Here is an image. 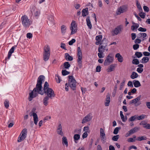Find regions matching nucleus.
Returning <instances> with one entry per match:
<instances>
[{"mask_svg":"<svg viewBox=\"0 0 150 150\" xmlns=\"http://www.w3.org/2000/svg\"><path fill=\"white\" fill-rule=\"evenodd\" d=\"M45 78L43 75H40L38 78L36 87L29 93L28 100L29 101H31L33 98L37 96L38 93L41 95L43 94L42 84L44 81Z\"/></svg>","mask_w":150,"mask_h":150,"instance_id":"obj_1","label":"nucleus"},{"mask_svg":"<svg viewBox=\"0 0 150 150\" xmlns=\"http://www.w3.org/2000/svg\"><path fill=\"white\" fill-rule=\"evenodd\" d=\"M107 42L106 39H104L101 41L99 47L98 48V57L99 58H102L104 57L103 55V52L105 50L108 51V48L107 47Z\"/></svg>","mask_w":150,"mask_h":150,"instance_id":"obj_2","label":"nucleus"},{"mask_svg":"<svg viewBox=\"0 0 150 150\" xmlns=\"http://www.w3.org/2000/svg\"><path fill=\"white\" fill-rule=\"evenodd\" d=\"M43 93H45L47 96H46L50 98V99H52L54 97L55 94L53 90L49 88V84L47 82H45L44 86Z\"/></svg>","mask_w":150,"mask_h":150,"instance_id":"obj_3","label":"nucleus"},{"mask_svg":"<svg viewBox=\"0 0 150 150\" xmlns=\"http://www.w3.org/2000/svg\"><path fill=\"white\" fill-rule=\"evenodd\" d=\"M50 55V49L49 46L46 45L44 48L43 54V59L45 61H47Z\"/></svg>","mask_w":150,"mask_h":150,"instance_id":"obj_4","label":"nucleus"},{"mask_svg":"<svg viewBox=\"0 0 150 150\" xmlns=\"http://www.w3.org/2000/svg\"><path fill=\"white\" fill-rule=\"evenodd\" d=\"M69 85L73 90L76 89V81L74 77L72 76H69Z\"/></svg>","mask_w":150,"mask_h":150,"instance_id":"obj_5","label":"nucleus"},{"mask_svg":"<svg viewBox=\"0 0 150 150\" xmlns=\"http://www.w3.org/2000/svg\"><path fill=\"white\" fill-rule=\"evenodd\" d=\"M21 20L23 25L25 28L29 27L32 23L31 21L28 18V17L26 16H22Z\"/></svg>","mask_w":150,"mask_h":150,"instance_id":"obj_6","label":"nucleus"},{"mask_svg":"<svg viewBox=\"0 0 150 150\" xmlns=\"http://www.w3.org/2000/svg\"><path fill=\"white\" fill-rule=\"evenodd\" d=\"M123 28V27L122 25L117 26L112 30L111 33L113 36L117 35L122 31Z\"/></svg>","mask_w":150,"mask_h":150,"instance_id":"obj_7","label":"nucleus"},{"mask_svg":"<svg viewBox=\"0 0 150 150\" xmlns=\"http://www.w3.org/2000/svg\"><path fill=\"white\" fill-rule=\"evenodd\" d=\"M77 25L76 22L74 21H72L70 24V29L71 31V35H74L76 33L77 31Z\"/></svg>","mask_w":150,"mask_h":150,"instance_id":"obj_8","label":"nucleus"},{"mask_svg":"<svg viewBox=\"0 0 150 150\" xmlns=\"http://www.w3.org/2000/svg\"><path fill=\"white\" fill-rule=\"evenodd\" d=\"M77 62L79 66L81 68V67L82 61V55L81 50L79 47L77 48Z\"/></svg>","mask_w":150,"mask_h":150,"instance_id":"obj_9","label":"nucleus"},{"mask_svg":"<svg viewBox=\"0 0 150 150\" xmlns=\"http://www.w3.org/2000/svg\"><path fill=\"white\" fill-rule=\"evenodd\" d=\"M27 133V130L26 129H23L21 131L18 139V142H20L23 141L26 137Z\"/></svg>","mask_w":150,"mask_h":150,"instance_id":"obj_10","label":"nucleus"},{"mask_svg":"<svg viewBox=\"0 0 150 150\" xmlns=\"http://www.w3.org/2000/svg\"><path fill=\"white\" fill-rule=\"evenodd\" d=\"M113 57L112 56L111 54H109L105 58L104 62V65L105 66L109 65L113 62Z\"/></svg>","mask_w":150,"mask_h":150,"instance_id":"obj_11","label":"nucleus"},{"mask_svg":"<svg viewBox=\"0 0 150 150\" xmlns=\"http://www.w3.org/2000/svg\"><path fill=\"white\" fill-rule=\"evenodd\" d=\"M127 10V7L125 6H120L117 9L116 13L117 15H120L125 12Z\"/></svg>","mask_w":150,"mask_h":150,"instance_id":"obj_12","label":"nucleus"},{"mask_svg":"<svg viewBox=\"0 0 150 150\" xmlns=\"http://www.w3.org/2000/svg\"><path fill=\"white\" fill-rule=\"evenodd\" d=\"M30 115L33 116L34 122L35 125H37L38 121V118L37 114L34 112L33 110L30 113Z\"/></svg>","mask_w":150,"mask_h":150,"instance_id":"obj_13","label":"nucleus"},{"mask_svg":"<svg viewBox=\"0 0 150 150\" xmlns=\"http://www.w3.org/2000/svg\"><path fill=\"white\" fill-rule=\"evenodd\" d=\"M92 117L91 114H89L85 116L82 120V123L84 124L90 121L92 119Z\"/></svg>","mask_w":150,"mask_h":150,"instance_id":"obj_14","label":"nucleus"},{"mask_svg":"<svg viewBox=\"0 0 150 150\" xmlns=\"http://www.w3.org/2000/svg\"><path fill=\"white\" fill-rule=\"evenodd\" d=\"M100 137L102 142H105L106 139L104 129L102 128H101L100 130Z\"/></svg>","mask_w":150,"mask_h":150,"instance_id":"obj_15","label":"nucleus"},{"mask_svg":"<svg viewBox=\"0 0 150 150\" xmlns=\"http://www.w3.org/2000/svg\"><path fill=\"white\" fill-rule=\"evenodd\" d=\"M141 97V96L140 95L136 98L133 100L131 102V103L135 104L136 106L139 105L140 104V103L138 102L140 100Z\"/></svg>","mask_w":150,"mask_h":150,"instance_id":"obj_16","label":"nucleus"},{"mask_svg":"<svg viewBox=\"0 0 150 150\" xmlns=\"http://www.w3.org/2000/svg\"><path fill=\"white\" fill-rule=\"evenodd\" d=\"M110 102V95L108 93L106 96L105 100V106H109Z\"/></svg>","mask_w":150,"mask_h":150,"instance_id":"obj_17","label":"nucleus"},{"mask_svg":"<svg viewBox=\"0 0 150 150\" xmlns=\"http://www.w3.org/2000/svg\"><path fill=\"white\" fill-rule=\"evenodd\" d=\"M47 23L48 25H52L54 24V20L53 16L52 15H50L49 16L47 21Z\"/></svg>","mask_w":150,"mask_h":150,"instance_id":"obj_18","label":"nucleus"},{"mask_svg":"<svg viewBox=\"0 0 150 150\" xmlns=\"http://www.w3.org/2000/svg\"><path fill=\"white\" fill-rule=\"evenodd\" d=\"M139 125H142L143 126V127L144 128L146 129H150V124H147L145 121L142 122L140 123Z\"/></svg>","mask_w":150,"mask_h":150,"instance_id":"obj_19","label":"nucleus"},{"mask_svg":"<svg viewBox=\"0 0 150 150\" xmlns=\"http://www.w3.org/2000/svg\"><path fill=\"white\" fill-rule=\"evenodd\" d=\"M115 57L117 58L119 62L121 63L123 62V57L120 53H117L115 55Z\"/></svg>","mask_w":150,"mask_h":150,"instance_id":"obj_20","label":"nucleus"},{"mask_svg":"<svg viewBox=\"0 0 150 150\" xmlns=\"http://www.w3.org/2000/svg\"><path fill=\"white\" fill-rule=\"evenodd\" d=\"M16 47V46H13L9 50L8 54V59L10 58L11 54L14 52Z\"/></svg>","mask_w":150,"mask_h":150,"instance_id":"obj_21","label":"nucleus"},{"mask_svg":"<svg viewBox=\"0 0 150 150\" xmlns=\"http://www.w3.org/2000/svg\"><path fill=\"white\" fill-rule=\"evenodd\" d=\"M102 36L101 35H99L96 36V44L98 45L100 44V41L102 39Z\"/></svg>","mask_w":150,"mask_h":150,"instance_id":"obj_22","label":"nucleus"},{"mask_svg":"<svg viewBox=\"0 0 150 150\" xmlns=\"http://www.w3.org/2000/svg\"><path fill=\"white\" fill-rule=\"evenodd\" d=\"M86 20L87 26L90 29H91L92 27V25L90 21V17L88 16L86 18Z\"/></svg>","mask_w":150,"mask_h":150,"instance_id":"obj_23","label":"nucleus"},{"mask_svg":"<svg viewBox=\"0 0 150 150\" xmlns=\"http://www.w3.org/2000/svg\"><path fill=\"white\" fill-rule=\"evenodd\" d=\"M62 143L63 145H65L66 147L68 146V142L67 138L64 136L62 138Z\"/></svg>","mask_w":150,"mask_h":150,"instance_id":"obj_24","label":"nucleus"},{"mask_svg":"<svg viewBox=\"0 0 150 150\" xmlns=\"http://www.w3.org/2000/svg\"><path fill=\"white\" fill-rule=\"evenodd\" d=\"M88 13V8H87L83 9L82 11V15L83 17L86 16Z\"/></svg>","mask_w":150,"mask_h":150,"instance_id":"obj_25","label":"nucleus"},{"mask_svg":"<svg viewBox=\"0 0 150 150\" xmlns=\"http://www.w3.org/2000/svg\"><path fill=\"white\" fill-rule=\"evenodd\" d=\"M67 27L66 26L64 25H62L61 27V33L63 35H64L65 33Z\"/></svg>","mask_w":150,"mask_h":150,"instance_id":"obj_26","label":"nucleus"},{"mask_svg":"<svg viewBox=\"0 0 150 150\" xmlns=\"http://www.w3.org/2000/svg\"><path fill=\"white\" fill-rule=\"evenodd\" d=\"M139 129V128L137 127H135L130 130L128 132L130 133L131 134H132L137 132Z\"/></svg>","mask_w":150,"mask_h":150,"instance_id":"obj_27","label":"nucleus"},{"mask_svg":"<svg viewBox=\"0 0 150 150\" xmlns=\"http://www.w3.org/2000/svg\"><path fill=\"white\" fill-rule=\"evenodd\" d=\"M115 68V66L114 64H112L110 65L107 69V72H109L113 71L114 70Z\"/></svg>","mask_w":150,"mask_h":150,"instance_id":"obj_28","label":"nucleus"},{"mask_svg":"<svg viewBox=\"0 0 150 150\" xmlns=\"http://www.w3.org/2000/svg\"><path fill=\"white\" fill-rule=\"evenodd\" d=\"M49 98H50L46 96L43 99V103L45 106H46L48 105V100Z\"/></svg>","mask_w":150,"mask_h":150,"instance_id":"obj_29","label":"nucleus"},{"mask_svg":"<svg viewBox=\"0 0 150 150\" xmlns=\"http://www.w3.org/2000/svg\"><path fill=\"white\" fill-rule=\"evenodd\" d=\"M65 57L66 59L68 61H72L73 59V57L70 56L68 53L65 54Z\"/></svg>","mask_w":150,"mask_h":150,"instance_id":"obj_30","label":"nucleus"},{"mask_svg":"<svg viewBox=\"0 0 150 150\" xmlns=\"http://www.w3.org/2000/svg\"><path fill=\"white\" fill-rule=\"evenodd\" d=\"M134 86L135 87H138L141 86L140 82L137 80H134L133 81Z\"/></svg>","mask_w":150,"mask_h":150,"instance_id":"obj_31","label":"nucleus"},{"mask_svg":"<svg viewBox=\"0 0 150 150\" xmlns=\"http://www.w3.org/2000/svg\"><path fill=\"white\" fill-rule=\"evenodd\" d=\"M80 138V135L79 134H75L74 136V141L75 143H77V141Z\"/></svg>","mask_w":150,"mask_h":150,"instance_id":"obj_32","label":"nucleus"},{"mask_svg":"<svg viewBox=\"0 0 150 150\" xmlns=\"http://www.w3.org/2000/svg\"><path fill=\"white\" fill-rule=\"evenodd\" d=\"M120 117L121 119H122V121L123 122H125L127 120V118L126 117H124L123 114V112L122 111H120Z\"/></svg>","mask_w":150,"mask_h":150,"instance_id":"obj_33","label":"nucleus"},{"mask_svg":"<svg viewBox=\"0 0 150 150\" xmlns=\"http://www.w3.org/2000/svg\"><path fill=\"white\" fill-rule=\"evenodd\" d=\"M138 76V75L137 73L135 72H133L131 75L130 77L132 79H134L137 78Z\"/></svg>","mask_w":150,"mask_h":150,"instance_id":"obj_34","label":"nucleus"},{"mask_svg":"<svg viewBox=\"0 0 150 150\" xmlns=\"http://www.w3.org/2000/svg\"><path fill=\"white\" fill-rule=\"evenodd\" d=\"M146 117V115H145L142 114V115L137 116V119L138 120H142Z\"/></svg>","mask_w":150,"mask_h":150,"instance_id":"obj_35","label":"nucleus"},{"mask_svg":"<svg viewBox=\"0 0 150 150\" xmlns=\"http://www.w3.org/2000/svg\"><path fill=\"white\" fill-rule=\"evenodd\" d=\"M64 66L65 69H68L70 67V65L68 62H64Z\"/></svg>","mask_w":150,"mask_h":150,"instance_id":"obj_36","label":"nucleus"},{"mask_svg":"<svg viewBox=\"0 0 150 150\" xmlns=\"http://www.w3.org/2000/svg\"><path fill=\"white\" fill-rule=\"evenodd\" d=\"M146 139V137L144 136L139 137L136 139V140L138 141H141L143 140H145Z\"/></svg>","mask_w":150,"mask_h":150,"instance_id":"obj_37","label":"nucleus"},{"mask_svg":"<svg viewBox=\"0 0 150 150\" xmlns=\"http://www.w3.org/2000/svg\"><path fill=\"white\" fill-rule=\"evenodd\" d=\"M136 119H137V116L135 115L130 117L129 118L128 120L130 122H132L134 121Z\"/></svg>","mask_w":150,"mask_h":150,"instance_id":"obj_38","label":"nucleus"},{"mask_svg":"<svg viewBox=\"0 0 150 150\" xmlns=\"http://www.w3.org/2000/svg\"><path fill=\"white\" fill-rule=\"evenodd\" d=\"M142 63H146L149 60V58L147 57H144L142 59Z\"/></svg>","mask_w":150,"mask_h":150,"instance_id":"obj_39","label":"nucleus"},{"mask_svg":"<svg viewBox=\"0 0 150 150\" xmlns=\"http://www.w3.org/2000/svg\"><path fill=\"white\" fill-rule=\"evenodd\" d=\"M34 15L35 16V17H37L40 14V11L37 9H36L35 10H34Z\"/></svg>","mask_w":150,"mask_h":150,"instance_id":"obj_40","label":"nucleus"},{"mask_svg":"<svg viewBox=\"0 0 150 150\" xmlns=\"http://www.w3.org/2000/svg\"><path fill=\"white\" fill-rule=\"evenodd\" d=\"M55 79L57 82V83H60L61 81V79L60 76L58 74H56V75Z\"/></svg>","mask_w":150,"mask_h":150,"instance_id":"obj_41","label":"nucleus"},{"mask_svg":"<svg viewBox=\"0 0 150 150\" xmlns=\"http://www.w3.org/2000/svg\"><path fill=\"white\" fill-rule=\"evenodd\" d=\"M5 107L6 108H8L9 106V102L7 100L5 101L4 103Z\"/></svg>","mask_w":150,"mask_h":150,"instance_id":"obj_42","label":"nucleus"},{"mask_svg":"<svg viewBox=\"0 0 150 150\" xmlns=\"http://www.w3.org/2000/svg\"><path fill=\"white\" fill-rule=\"evenodd\" d=\"M132 63L135 64H139V60L137 59H134L132 61Z\"/></svg>","mask_w":150,"mask_h":150,"instance_id":"obj_43","label":"nucleus"},{"mask_svg":"<svg viewBox=\"0 0 150 150\" xmlns=\"http://www.w3.org/2000/svg\"><path fill=\"white\" fill-rule=\"evenodd\" d=\"M62 74L64 76L68 75L70 74V72L66 70H62Z\"/></svg>","mask_w":150,"mask_h":150,"instance_id":"obj_44","label":"nucleus"},{"mask_svg":"<svg viewBox=\"0 0 150 150\" xmlns=\"http://www.w3.org/2000/svg\"><path fill=\"white\" fill-rule=\"evenodd\" d=\"M135 55L138 58H139L142 56V54L141 52H136L135 53Z\"/></svg>","mask_w":150,"mask_h":150,"instance_id":"obj_45","label":"nucleus"},{"mask_svg":"<svg viewBox=\"0 0 150 150\" xmlns=\"http://www.w3.org/2000/svg\"><path fill=\"white\" fill-rule=\"evenodd\" d=\"M139 27V25L138 24H137L136 25H132L131 26V29L134 30L135 29Z\"/></svg>","mask_w":150,"mask_h":150,"instance_id":"obj_46","label":"nucleus"},{"mask_svg":"<svg viewBox=\"0 0 150 150\" xmlns=\"http://www.w3.org/2000/svg\"><path fill=\"white\" fill-rule=\"evenodd\" d=\"M139 36L142 37L143 38V40H144V38L146 36V34L145 33H140L139 34Z\"/></svg>","mask_w":150,"mask_h":150,"instance_id":"obj_47","label":"nucleus"},{"mask_svg":"<svg viewBox=\"0 0 150 150\" xmlns=\"http://www.w3.org/2000/svg\"><path fill=\"white\" fill-rule=\"evenodd\" d=\"M57 133L61 136H63L64 135L63 132L62 131V129L57 130Z\"/></svg>","mask_w":150,"mask_h":150,"instance_id":"obj_48","label":"nucleus"},{"mask_svg":"<svg viewBox=\"0 0 150 150\" xmlns=\"http://www.w3.org/2000/svg\"><path fill=\"white\" fill-rule=\"evenodd\" d=\"M120 129V127H117L114 129L113 132V133L114 134H117L119 130Z\"/></svg>","mask_w":150,"mask_h":150,"instance_id":"obj_49","label":"nucleus"},{"mask_svg":"<svg viewBox=\"0 0 150 150\" xmlns=\"http://www.w3.org/2000/svg\"><path fill=\"white\" fill-rule=\"evenodd\" d=\"M119 138V135H117L114 136L112 138V139L114 141H117Z\"/></svg>","mask_w":150,"mask_h":150,"instance_id":"obj_50","label":"nucleus"},{"mask_svg":"<svg viewBox=\"0 0 150 150\" xmlns=\"http://www.w3.org/2000/svg\"><path fill=\"white\" fill-rule=\"evenodd\" d=\"M76 41V40L74 39H72L69 42V44L70 45H72Z\"/></svg>","mask_w":150,"mask_h":150,"instance_id":"obj_51","label":"nucleus"},{"mask_svg":"<svg viewBox=\"0 0 150 150\" xmlns=\"http://www.w3.org/2000/svg\"><path fill=\"white\" fill-rule=\"evenodd\" d=\"M138 30L139 31L141 32H146V30L145 28H143L142 27H140L138 29Z\"/></svg>","mask_w":150,"mask_h":150,"instance_id":"obj_52","label":"nucleus"},{"mask_svg":"<svg viewBox=\"0 0 150 150\" xmlns=\"http://www.w3.org/2000/svg\"><path fill=\"white\" fill-rule=\"evenodd\" d=\"M139 16L143 18H145V14L143 12H141L139 13Z\"/></svg>","mask_w":150,"mask_h":150,"instance_id":"obj_53","label":"nucleus"},{"mask_svg":"<svg viewBox=\"0 0 150 150\" xmlns=\"http://www.w3.org/2000/svg\"><path fill=\"white\" fill-rule=\"evenodd\" d=\"M26 37L30 39L33 37V35L32 33H28L27 34Z\"/></svg>","mask_w":150,"mask_h":150,"instance_id":"obj_54","label":"nucleus"},{"mask_svg":"<svg viewBox=\"0 0 150 150\" xmlns=\"http://www.w3.org/2000/svg\"><path fill=\"white\" fill-rule=\"evenodd\" d=\"M83 131L85 132H87L89 131V127L88 126H85L83 128Z\"/></svg>","mask_w":150,"mask_h":150,"instance_id":"obj_55","label":"nucleus"},{"mask_svg":"<svg viewBox=\"0 0 150 150\" xmlns=\"http://www.w3.org/2000/svg\"><path fill=\"white\" fill-rule=\"evenodd\" d=\"M136 4H137V8H138L140 9V10L141 11H142V9L141 8V6L140 5V4L138 2V1H136Z\"/></svg>","mask_w":150,"mask_h":150,"instance_id":"obj_56","label":"nucleus"},{"mask_svg":"<svg viewBox=\"0 0 150 150\" xmlns=\"http://www.w3.org/2000/svg\"><path fill=\"white\" fill-rule=\"evenodd\" d=\"M139 47V45L138 44L134 45H133V48L134 50H136L138 49Z\"/></svg>","mask_w":150,"mask_h":150,"instance_id":"obj_57","label":"nucleus"},{"mask_svg":"<svg viewBox=\"0 0 150 150\" xmlns=\"http://www.w3.org/2000/svg\"><path fill=\"white\" fill-rule=\"evenodd\" d=\"M143 71V69L141 68H138L137 71L139 73H141Z\"/></svg>","mask_w":150,"mask_h":150,"instance_id":"obj_58","label":"nucleus"},{"mask_svg":"<svg viewBox=\"0 0 150 150\" xmlns=\"http://www.w3.org/2000/svg\"><path fill=\"white\" fill-rule=\"evenodd\" d=\"M136 140V139H134L132 138H130L128 139V142H134Z\"/></svg>","mask_w":150,"mask_h":150,"instance_id":"obj_59","label":"nucleus"},{"mask_svg":"<svg viewBox=\"0 0 150 150\" xmlns=\"http://www.w3.org/2000/svg\"><path fill=\"white\" fill-rule=\"evenodd\" d=\"M88 134L87 132H84L82 135V138L83 139H84L87 137L88 136Z\"/></svg>","mask_w":150,"mask_h":150,"instance_id":"obj_60","label":"nucleus"},{"mask_svg":"<svg viewBox=\"0 0 150 150\" xmlns=\"http://www.w3.org/2000/svg\"><path fill=\"white\" fill-rule=\"evenodd\" d=\"M125 82V81H123L122 82L120 83V90H121L122 89L124 85Z\"/></svg>","mask_w":150,"mask_h":150,"instance_id":"obj_61","label":"nucleus"},{"mask_svg":"<svg viewBox=\"0 0 150 150\" xmlns=\"http://www.w3.org/2000/svg\"><path fill=\"white\" fill-rule=\"evenodd\" d=\"M143 9L146 12H149V8L146 6H144L143 7Z\"/></svg>","mask_w":150,"mask_h":150,"instance_id":"obj_62","label":"nucleus"},{"mask_svg":"<svg viewBox=\"0 0 150 150\" xmlns=\"http://www.w3.org/2000/svg\"><path fill=\"white\" fill-rule=\"evenodd\" d=\"M127 85L132 88L133 87V86L132 84V83L131 81H129L128 82Z\"/></svg>","mask_w":150,"mask_h":150,"instance_id":"obj_63","label":"nucleus"},{"mask_svg":"<svg viewBox=\"0 0 150 150\" xmlns=\"http://www.w3.org/2000/svg\"><path fill=\"white\" fill-rule=\"evenodd\" d=\"M101 67L100 66H98L96 68V71L99 72L101 71Z\"/></svg>","mask_w":150,"mask_h":150,"instance_id":"obj_64","label":"nucleus"}]
</instances>
